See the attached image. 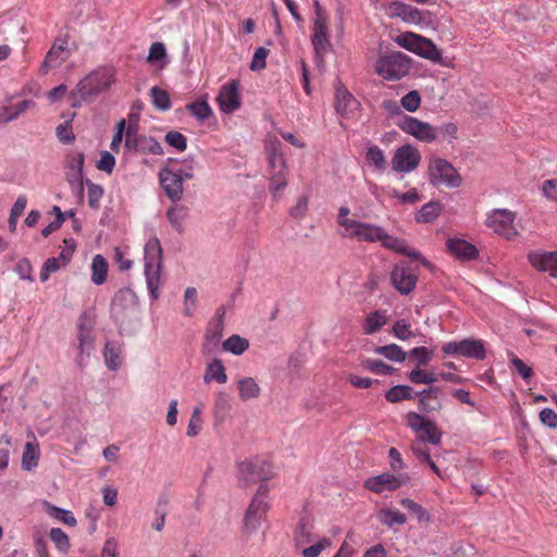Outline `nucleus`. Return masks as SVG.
I'll list each match as a JSON object with an SVG mask.
<instances>
[{"mask_svg":"<svg viewBox=\"0 0 557 557\" xmlns=\"http://www.w3.org/2000/svg\"><path fill=\"white\" fill-rule=\"evenodd\" d=\"M114 82L113 72L109 67H98L78 82L71 91L72 107H81L82 102H94Z\"/></svg>","mask_w":557,"mask_h":557,"instance_id":"nucleus-1","label":"nucleus"},{"mask_svg":"<svg viewBox=\"0 0 557 557\" xmlns=\"http://www.w3.org/2000/svg\"><path fill=\"white\" fill-rule=\"evenodd\" d=\"M350 209L342 206L338 210L337 223L344 228L342 235L357 239L358 242H383V230L368 223L349 219Z\"/></svg>","mask_w":557,"mask_h":557,"instance_id":"nucleus-2","label":"nucleus"},{"mask_svg":"<svg viewBox=\"0 0 557 557\" xmlns=\"http://www.w3.org/2000/svg\"><path fill=\"white\" fill-rule=\"evenodd\" d=\"M145 276L151 299L159 297L160 272L162 268V247L157 237H151L145 245Z\"/></svg>","mask_w":557,"mask_h":557,"instance_id":"nucleus-3","label":"nucleus"},{"mask_svg":"<svg viewBox=\"0 0 557 557\" xmlns=\"http://www.w3.org/2000/svg\"><path fill=\"white\" fill-rule=\"evenodd\" d=\"M238 472V480L244 485L258 482L265 484L267 481L274 476L272 463L259 457L239 462Z\"/></svg>","mask_w":557,"mask_h":557,"instance_id":"nucleus-4","label":"nucleus"},{"mask_svg":"<svg viewBox=\"0 0 557 557\" xmlns=\"http://www.w3.org/2000/svg\"><path fill=\"white\" fill-rule=\"evenodd\" d=\"M429 182L431 185L458 187L461 184V177L456 169L447 160L432 157L429 160Z\"/></svg>","mask_w":557,"mask_h":557,"instance_id":"nucleus-5","label":"nucleus"},{"mask_svg":"<svg viewBox=\"0 0 557 557\" xmlns=\"http://www.w3.org/2000/svg\"><path fill=\"white\" fill-rule=\"evenodd\" d=\"M138 308V297L129 287L119 289L110 305V315L114 324L122 326L125 320Z\"/></svg>","mask_w":557,"mask_h":557,"instance_id":"nucleus-6","label":"nucleus"},{"mask_svg":"<svg viewBox=\"0 0 557 557\" xmlns=\"http://www.w3.org/2000/svg\"><path fill=\"white\" fill-rule=\"evenodd\" d=\"M95 313L91 310H85L77 320V341H78V356L76 359L77 364L83 368L85 356L89 357L95 347Z\"/></svg>","mask_w":557,"mask_h":557,"instance_id":"nucleus-7","label":"nucleus"},{"mask_svg":"<svg viewBox=\"0 0 557 557\" xmlns=\"http://www.w3.org/2000/svg\"><path fill=\"white\" fill-rule=\"evenodd\" d=\"M265 149L268 152L269 166L271 169L270 188L273 193H276L287 185V181L284 174L285 160L281 151V143L277 139H275L270 145H268Z\"/></svg>","mask_w":557,"mask_h":557,"instance_id":"nucleus-8","label":"nucleus"},{"mask_svg":"<svg viewBox=\"0 0 557 557\" xmlns=\"http://www.w3.org/2000/svg\"><path fill=\"white\" fill-rule=\"evenodd\" d=\"M406 422L411 430L418 433V440L433 445L441 443L442 432L433 421L411 411L406 414Z\"/></svg>","mask_w":557,"mask_h":557,"instance_id":"nucleus-9","label":"nucleus"},{"mask_svg":"<svg viewBox=\"0 0 557 557\" xmlns=\"http://www.w3.org/2000/svg\"><path fill=\"white\" fill-rule=\"evenodd\" d=\"M421 162V153L412 145H404L399 147L392 157V172L410 173L414 171Z\"/></svg>","mask_w":557,"mask_h":557,"instance_id":"nucleus-10","label":"nucleus"},{"mask_svg":"<svg viewBox=\"0 0 557 557\" xmlns=\"http://www.w3.org/2000/svg\"><path fill=\"white\" fill-rule=\"evenodd\" d=\"M397 125L403 132L423 143H432L437 137L436 129L431 124L413 116L401 115Z\"/></svg>","mask_w":557,"mask_h":557,"instance_id":"nucleus-11","label":"nucleus"},{"mask_svg":"<svg viewBox=\"0 0 557 557\" xmlns=\"http://www.w3.org/2000/svg\"><path fill=\"white\" fill-rule=\"evenodd\" d=\"M412 69V59L404 52L392 51L385 54V81H399Z\"/></svg>","mask_w":557,"mask_h":557,"instance_id":"nucleus-12","label":"nucleus"},{"mask_svg":"<svg viewBox=\"0 0 557 557\" xmlns=\"http://www.w3.org/2000/svg\"><path fill=\"white\" fill-rule=\"evenodd\" d=\"M515 218V213L510 210L495 209L488 214L486 225L495 233L511 239L518 234L513 225Z\"/></svg>","mask_w":557,"mask_h":557,"instance_id":"nucleus-13","label":"nucleus"},{"mask_svg":"<svg viewBox=\"0 0 557 557\" xmlns=\"http://www.w3.org/2000/svg\"><path fill=\"white\" fill-rule=\"evenodd\" d=\"M446 355H460L476 360H483L486 356L485 346L481 339H463L449 342L442 347Z\"/></svg>","mask_w":557,"mask_h":557,"instance_id":"nucleus-14","label":"nucleus"},{"mask_svg":"<svg viewBox=\"0 0 557 557\" xmlns=\"http://www.w3.org/2000/svg\"><path fill=\"white\" fill-rule=\"evenodd\" d=\"M385 14L389 17H399L408 24H421L425 21V16L431 15L429 11H420L401 1H393L385 5Z\"/></svg>","mask_w":557,"mask_h":557,"instance_id":"nucleus-15","label":"nucleus"},{"mask_svg":"<svg viewBox=\"0 0 557 557\" xmlns=\"http://www.w3.org/2000/svg\"><path fill=\"white\" fill-rule=\"evenodd\" d=\"M158 176L165 196L172 202H178L182 200L184 194L182 174H177L170 168H162L159 171Z\"/></svg>","mask_w":557,"mask_h":557,"instance_id":"nucleus-16","label":"nucleus"},{"mask_svg":"<svg viewBox=\"0 0 557 557\" xmlns=\"http://www.w3.org/2000/svg\"><path fill=\"white\" fill-rule=\"evenodd\" d=\"M334 107L336 112L344 117H348L359 108V101L342 84V81L338 77L335 83Z\"/></svg>","mask_w":557,"mask_h":557,"instance_id":"nucleus-17","label":"nucleus"},{"mask_svg":"<svg viewBox=\"0 0 557 557\" xmlns=\"http://www.w3.org/2000/svg\"><path fill=\"white\" fill-rule=\"evenodd\" d=\"M239 83L235 79L222 86L216 101L222 112L232 114L242 106L239 96Z\"/></svg>","mask_w":557,"mask_h":557,"instance_id":"nucleus-18","label":"nucleus"},{"mask_svg":"<svg viewBox=\"0 0 557 557\" xmlns=\"http://www.w3.org/2000/svg\"><path fill=\"white\" fill-rule=\"evenodd\" d=\"M391 281L401 295H408L414 289L418 275L410 268L397 264L391 273Z\"/></svg>","mask_w":557,"mask_h":557,"instance_id":"nucleus-19","label":"nucleus"},{"mask_svg":"<svg viewBox=\"0 0 557 557\" xmlns=\"http://www.w3.org/2000/svg\"><path fill=\"white\" fill-rule=\"evenodd\" d=\"M385 249L419 260L425 268L430 269L432 267L431 262L423 258L417 250L411 248L404 238L385 234Z\"/></svg>","mask_w":557,"mask_h":557,"instance_id":"nucleus-20","label":"nucleus"},{"mask_svg":"<svg viewBox=\"0 0 557 557\" xmlns=\"http://www.w3.org/2000/svg\"><path fill=\"white\" fill-rule=\"evenodd\" d=\"M529 261L536 270L557 277V251H532Z\"/></svg>","mask_w":557,"mask_h":557,"instance_id":"nucleus-21","label":"nucleus"},{"mask_svg":"<svg viewBox=\"0 0 557 557\" xmlns=\"http://www.w3.org/2000/svg\"><path fill=\"white\" fill-rule=\"evenodd\" d=\"M441 395L442 389L438 386H431L419 393H414V396H419V410L422 412H432L441 410Z\"/></svg>","mask_w":557,"mask_h":557,"instance_id":"nucleus-22","label":"nucleus"},{"mask_svg":"<svg viewBox=\"0 0 557 557\" xmlns=\"http://www.w3.org/2000/svg\"><path fill=\"white\" fill-rule=\"evenodd\" d=\"M327 26L325 17L319 16L314 21L313 25V34L311 37V42L313 49L315 51L317 57L322 58L323 53L330 48V41L326 36Z\"/></svg>","mask_w":557,"mask_h":557,"instance_id":"nucleus-23","label":"nucleus"},{"mask_svg":"<svg viewBox=\"0 0 557 557\" xmlns=\"http://www.w3.org/2000/svg\"><path fill=\"white\" fill-rule=\"evenodd\" d=\"M447 249L454 257L462 261L474 260L479 255L474 245L460 238L448 239Z\"/></svg>","mask_w":557,"mask_h":557,"instance_id":"nucleus-24","label":"nucleus"},{"mask_svg":"<svg viewBox=\"0 0 557 557\" xmlns=\"http://www.w3.org/2000/svg\"><path fill=\"white\" fill-rule=\"evenodd\" d=\"M412 53L430 60L437 64H444L442 58V51L437 48V46L430 39L424 36L419 35L418 41L414 46V50Z\"/></svg>","mask_w":557,"mask_h":557,"instance_id":"nucleus-25","label":"nucleus"},{"mask_svg":"<svg viewBox=\"0 0 557 557\" xmlns=\"http://www.w3.org/2000/svg\"><path fill=\"white\" fill-rule=\"evenodd\" d=\"M224 307L218 308L215 315L208 322L205 339L208 344L218 345L224 331Z\"/></svg>","mask_w":557,"mask_h":557,"instance_id":"nucleus-26","label":"nucleus"},{"mask_svg":"<svg viewBox=\"0 0 557 557\" xmlns=\"http://www.w3.org/2000/svg\"><path fill=\"white\" fill-rule=\"evenodd\" d=\"M123 344L117 341L107 342L103 349L106 367L110 371H117L122 366Z\"/></svg>","mask_w":557,"mask_h":557,"instance_id":"nucleus-27","label":"nucleus"},{"mask_svg":"<svg viewBox=\"0 0 557 557\" xmlns=\"http://www.w3.org/2000/svg\"><path fill=\"white\" fill-rule=\"evenodd\" d=\"M231 397L225 392H219L215 395L214 406H213V416L215 420V424H222L231 412Z\"/></svg>","mask_w":557,"mask_h":557,"instance_id":"nucleus-28","label":"nucleus"},{"mask_svg":"<svg viewBox=\"0 0 557 557\" xmlns=\"http://www.w3.org/2000/svg\"><path fill=\"white\" fill-rule=\"evenodd\" d=\"M212 380L216 381L218 383H225L227 381L225 367L221 359L214 358L207 364L203 381L209 383Z\"/></svg>","mask_w":557,"mask_h":557,"instance_id":"nucleus-29","label":"nucleus"},{"mask_svg":"<svg viewBox=\"0 0 557 557\" xmlns=\"http://www.w3.org/2000/svg\"><path fill=\"white\" fill-rule=\"evenodd\" d=\"M108 262L101 255H96L91 262V282L95 285H102L108 277Z\"/></svg>","mask_w":557,"mask_h":557,"instance_id":"nucleus-30","label":"nucleus"},{"mask_svg":"<svg viewBox=\"0 0 557 557\" xmlns=\"http://www.w3.org/2000/svg\"><path fill=\"white\" fill-rule=\"evenodd\" d=\"M268 493H269L268 485L260 484L256 495L252 497L250 505L248 507L249 516L252 515V512H258V515H267V511L269 510V505L265 502V498L268 497Z\"/></svg>","mask_w":557,"mask_h":557,"instance_id":"nucleus-31","label":"nucleus"},{"mask_svg":"<svg viewBox=\"0 0 557 557\" xmlns=\"http://www.w3.org/2000/svg\"><path fill=\"white\" fill-rule=\"evenodd\" d=\"M238 395L243 401H247L260 396L261 388L252 377L240 379L237 383Z\"/></svg>","mask_w":557,"mask_h":557,"instance_id":"nucleus-32","label":"nucleus"},{"mask_svg":"<svg viewBox=\"0 0 557 557\" xmlns=\"http://www.w3.org/2000/svg\"><path fill=\"white\" fill-rule=\"evenodd\" d=\"M174 205L171 206L166 210V218L170 222V224L178 232L182 233L183 227V221L187 216V207L184 205H177V202H173Z\"/></svg>","mask_w":557,"mask_h":557,"instance_id":"nucleus-33","label":"nucleus"},{"mask_svg":"<svg viewBox=\"0 0 557 557\" xmlns=\"http://www.w3.org/2000/svg\"><path fill=\"white\" fill-rule=\"evenodd\" d=\"M44 506L51 518L57 519L70 527L76 525L77 521L72 511L57 507L49 502H44Z\"/></svg>","mask_w":557,"mask_h":557,"instance_id":"nucleus-34","label":"nucleus"},{"mask_svg":"<svg viewBox=\"0 0 557 557\" xmlns=\"http://www.w3.org/2000/svg\"><path fill=\"white\" fill-rule=\"evenodd\" d=\"M443 210V205L438 201L425 203L416 216L418 223H430L434 221Z\"/></svg>","mask_w":557,"mask_h":557,"instance_id":"nucleus-35","label":"nucleus"},{"mask_svg":"<svg viewBox=\"0 0 557 557\" xmlns=\"http://www.w3.org/2000/svg\"><path fill=\"white\" fill-rule=\"evenodd\" d=\"M186 110L200 122L208 120L213 113L206 99H199L186 104Z\"/></svg>","mask_w":557,"mask_h":557,"instance_id":"nucleus-36","label":"nucleus"},{"mask_svg":"<svg viewBox=\"0 0 557 557\" xmlns=\"http://www.w3.org/2000/svg\"><path fill=\"white\" fill-rule=\"evenodd\" d=\"M249 348V341L237 334L231 335L223 343V349L230 351L233 355L240 356Z\"/></svg>","mask_w":557,"mask_h":557,"instance_id":"nucleus-37","label":"nucleus"},{"mask_svg":"<svg viewBox=\"0 0 557 557\" xmlns=\"http://www.w3.org/2000/svg\"><path fill=\"white\" fill-rule=\"evenodd\" d=\"M39 456L40 451L38 446L27 442L22 456V468L26 471L36 468L38 466Z\"/></svg>","mask_w":557,"mask_h":557,"instance_id":"nucleus-38","label":"nucleus"},{"mask_svg":"<svg viewBox=\"0 0 557 557\" xmlns=\"http://www.w3.org/2000/svg\"><path fill=\"white\" fill-rule=\"evenodd\" d=\"M414 397V392L409 385H396L389 388L385 393V399L391 403H398L406 399H412Z\"/></svg>","mask_w":557,"mask_h":557,"instance_id":"nucleus-39","label":"nucleus"},{"mask_svg":"<svg viewBox=\"0 0 557 557\" xmlns=\"http://www.w3.org/2000/svg\"><path fill=\"white\" fill-rule=\"evenodd\" d=\"M150 95L152 98V104L159 111H168L171 108L172 103L170 100L169 92L166 90L158 86H153L150 89Z\"/></svg>","mask_w":557,"mask_h":557,"instance_id":"nucleus-40","label":"nucleus"},{"mask_svg":"<svg viewBox=\"0 0 557 557\" xmlns=\"http://www.w3.org/2000/svg\"><path fill=\"white\" fill-rule=\"evenodd\" d=\"M85 184L88 188V206L91 209H99L100 199L102 198L104 190L103 187L92 183L89 178L85 180Z\"/></svg>","mask_w":557,"mask_h":557,"instance_id":"nucleus-41","label":"nucleus"},{"mask_svg":"<svg viewBox=\"0 0 557 557\" xmlns=\"http://www.w3.org/2000/svg\"><path fill=\"white\" fill-rule=\"evenodd\" d=\"M168 504L169 499L164 496L160 497L157 502L154 509L156 521L152 523V528L156 531H162L164 528L165 517L168 515Z\"/></svg>","mask_w":557,"mask_h":557,"instance_id":"nucleus-42","label":"nucleus"},{"mask_svg":"<svg viewBox=\"0 0 557 557\" xmlns=\"http://www.w3.org/2000/svg\"><path fill=\"white\" fill-rule=\"evenodd\" d=\"M391 38L399 47L412 52L418 41L419 34L412 32H405L395 36L391 35Z\"/></svg>","mask_w":557,"mask_h":557,"instance_id":"nucleus-43","label":"nucleus"},{"mask_svg":"<svg viewBox=\"0 0 557 557\" xmlns=\"http://www.w3.org/2000/svg\"><path fill=\"white\" fill-rule=\"evenodd\" d=\"M311 529H312V527L306 521V519L301 518V520L295 531V543H296L297 547L311 542V540H312Z\"/></svg>","mask_w":557,"mask_h":557,"instance_id":"nucleus-44","label":"nucleus"},{"mask_svg":"<svg viewBox=\"0 0 557 557\" xmlns=\"http://www.w3.org/2000/svg\"><path fill=\"white\" fill-rule=\"evenodd\" d=\"M421 95L418 90H411L400 99V106L408 112H416L421 106Z\"/></svg>","mask_w":557,"mask_h":557,"instance_id":"nucleus-45","label":"nucleus"},{"mask_svg":"<svg viewBox=\"0 0 557 557\" xmlns=\"http://www.w3.org/2000/svg\"><path fill=\"white\" fill-rule=\"evenodd\" d=\"M84 161L85 154L83 152H75L67 156V166L76 172L73 178L82 180L84 177Z\"/></svg>","mask_w":557,"mask_h":557,"instance_id":"nucleus-46","label":"nucleus"},{"mask_svg":"<svg viewBox=\"0 0 557 557\" xmlns=\"http://www.w3.org/2000/svg\"><path fill=\"white\" fill-rule=\"evenodd\" d=\"M409 380L414 384H433L437 382L438 375L434 372H428L421 369H413L409 373Z\"/></svg>","mask_w":557,"mask_h":557,"instance_id":"nucleus-47","label":"nucleus"},{"mask_svg":"<svg viewBox=\"0 0 557 557\" xmlns=\"http://www.w3.org/2000/svg\"><path fill=\"white\" fill-rule=\"evenodd\" d=\"M383 325V315L380 310L371 312L364 321L363 331L366 334H373L377 332Z\"/></svg>","mask_w":557,"mask_h":557,"instance_id":"nucleus-48","label":"nucleus"},{"mask_svg":"<svg viewBox=\"0 0 557 557\" xmlns=\"http://www.w3.org/2000/svg\"><path fill=\"white\" fill-rule=\"evenodd\" d=\"M410 481L408 473L386 474L385 473V490L394 491L404 485H407Z\"/></svg>","mask_w":557,"mask_h":557,"instance_id":"nucleus-49","label":"nucleus"},{"mask_svg":"<svg viewBox=\"0 0 557 557\" xmlns=\"http://www.w3.org/2000/svg\"><path fill=\"white\" fill-rule=\"evenodd\" d=\"M164 140L168 145L183 152L187 148V138L180 132L171 131L165 134Z\"/></svg>","mask_w":557,"mask_h":557,"instance_id":"nucleus-50","label":"nucleus"},{"mask_svg":"<svg viewBox=\"0 0 557 557\" xmlns=\"http://www.w3.org/2000/svg\"><path fill=\"white\" fill-rule=\"evenodd\" d=\"M141 145L139 146V151L141 153H151V154H162L163 148L161 144L154 138V137H147L145 136L144 139H141Z\"/></svg>","mask_w":557,"mask_h":557,"instance_id":"nucleus-51","label":"nucleus"},{"mask_svg":"<svg viewBox=\"0 0 557 557\" xmlns=\"http://www.w3.org/2000/svg\"><path fill=\"white\" fill-rule=\"evenodd\" d=\"M50 539L55 544L57 548L61 552H66L70 548V540L65 532L60 528H52L50 530Z\"/></svg>","mask_w":557,"mask_h":557,"instance_id":"nucleus-52","label":"nucleus"},{"mask_svg":"<svg viewBox=\"0 0 557 557\" xmlns=\"http://www.w3.org/2000/svg\"><path fill=\"white\" fill-rule=\"evenodd\" d=\"M269 52L270 51L264 47L257 48L250 62L249 69L253 72L263 70L267 66V57L269 55Z\"/></svg>","mask_w":557,"mask_h":557,"instance_id":"nucleus-53","label":"nucleus"},{"mask_svg":"<svg viewBox=\"0 0 557 557\" xmlns=\"http://www.w3.org/2000/svg\"><path fill=\"white\" fill-rule=\"evenodd\" d=\"M392 332L397 338H399L401 341H407V339L413 337V332L411 330V325L406 320L397 321L393 325Z\"/></svg>","mask_w":557,"mask_h":557,"instance_id":"nucleus-54","label":"nucleus"},{"mask_svg":"<svg viewBox=\"0 0 557 557\" xmlns=\"http://www.w3.org/2000/svg\"><path fill=\"white\" fill-rule=\"evenodd\" d=\"M55 133L59 140L63 144H72L75 140L71 121L60 124L57 127Z\"/></svg>","mask_w":557,"mask_h":557,"instance_id":"nucleus-55","label":"nucleus"},{"mask_svg":"<svg viewBox=\"0 0 557 557\" xmlns=\"http://www.w3.org/2000/svg\"><path fill=\"white\" fill-rule=\"evenodd\" d=\"M14 271L21 280L34 282L33 268L27 258H22L15 265Z\"/></svg>","mask_w":557,"mask_h":557,"instance_id":"nucleus-56","label":"nucleus"},{"mask_svg":"<svg viewBox=\"0 0 557 557\" xmlns=\"http://www.w3.org/2000/svg\"><path fill=\"white\" fill-rule=\"evenodd\" d=\"M332 541L329 537H322L317 544H313L302 550V557H318L322 550L330 547Z\"/></svg>","mask_w":557,"mask_h":557,"instance_id":"nucleus-57","label":"nucleus"},{"mask_svg":"<svg viewBox=\"0 0 557 557\" xmlns=\"http://www.w3.org/2000/svg\"><path fill=\"white\" fill-rule=\"evenodd\" d=\"M63 243H64V248L62 249V251L60 252V255L57 259H59L61 264L63 267H65L71 261V259L73 257V253L76 248V243L73 238H65L63 240Z\"/></svg>","mask_w":557,"mask_h":557,"instance_id":"nucleus-58","label":"nucleus"},{"mask_svg":"<svg viewBox=\"0 0 557 557\" xmlns=\"http://www.w3.org/2000/svg\"><path fill=\"white\" fill-rule=\"evenodd\" d=\"M63 265L61 264V262L59 261V259L54 258V257H51V258H48L42 268H41V271H40V280L42 282H46L50 274L53 273V272H57L60 268H62Z\"/></svg>","mask_w":557,"mask_h":557,"instance_id":"nucleus-59","label":"nucleus"},{"mask_svg":"<svg viewBox=\"0 0 557 557\" xmlns=\"http://www.w3.org/2000/svg\"><path fill=\"white\" fill-rule=\"evenodd\" d=\"M406 351L396 344L385 345V359L391 361L401 362L406 359Z\"/></svg>","mask_w":557,"mask_h":557,"instance_id":"nucleus-60","label":"nucleus"},{"mask_svg":"<svg viewBox=\"0 0 557 557\" xmlns=\"http://www.w3.org/2000/svg\"><path fill=\"white\" fill-rule=\"evenodd\" d=\"M97 169L100 171L112 173L115 166V158L109 151H102L100 154V160L97 162Z\"/></svg>","mask_w":557,"mask_h":557,"instance_id":"nucleus-61","label":"nucleus"},{"mask_svg":"<svg viewBox=\"0 0 557 557\" xmlns=\"http://www.w3.org/2000/svg\"><path fill=\"white\" fill-rule=\"evenodd\" d=\"M197 301V289L195 287H187L184 293V314L190 317L193 314V307Z\"/></svg>","mask_w":557,"mask_h":557,"instance_id":"nucleus-62","label":"nucleus"},{"mask_svg":"<svg viewBox=\"0 0 557 557\" xmlns=\"http://www.w3.org/2000/svg\"><path fill=\"white\" fill-rule=\"evenodd\" d=\"M67 41L64 39H57L50 50L47 52V59H51L57 64L61 63L60 54L66 49Z\"/></svg>","mask_w":557,"mask_h":557,"instance_id":"nucleus-63","label":"nucleus"},{"mask_svg":"<svg viewBox=\"0 0 557 557\" xmlns=\"http://www.w3.org/2000/svg\"><path fill=\"white\" fill-rule=\"evenodd\" d=\"M165 57H166L165 46L162 42H153L150 46L147 61L150 63H154L157 61L163 60Z\"/></svg>","mask_w":557,"mask_h":557,"instance_id":"nucleus-64","label":"nucleus"}]
</instances>
